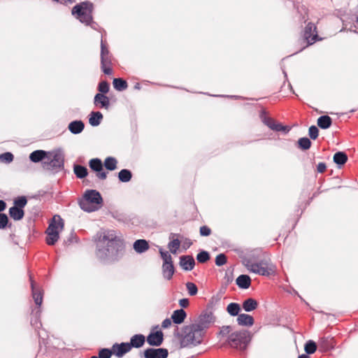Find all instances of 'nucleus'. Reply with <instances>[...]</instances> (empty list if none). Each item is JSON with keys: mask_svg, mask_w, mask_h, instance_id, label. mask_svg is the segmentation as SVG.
I'll use <instances>...</instances> for the list:
<instances>
[{"mask_svg": "<svg viewBox=\"0 0 358 358\" xmlns=\"http://www.w3.org/2000/svg\"><path fill=\"white\" fill-rule=\"evenodd\" d=\"M124 245L120 238L112 233H104L96 241L95 255L103 264H111L118 261L123 255Z\"/></svg>", "mask_w": 358, "mask_h": 358, "instance_id": "obj_1", "label": "nucleus"}, {"mask_svg": "<svg viewBox=\"0 0 358 358\" xmlns=\"http://www.w3.org/2000/svg\"><path fill=\"white\" fill-rule=\"evenodd\" d=\"M173 335L180 340V348H182L196 346L201 344L204 336L203 333L199 331L194 324L182 327L180 331L178 327H176Z\"/></svg>", "mask_w": 358, "mask_h": 358, "instance_id": "obj_2", "label": "nucleus"}, {"mask_svg": "<svg viewBox=\"0 0 358 358\" xmlns=\"http://www.w3.org/2000/svg\"><path fill=\"white\" fill-rule=\"evenodd\" d=\"M103 198L99 192L96 189H87L79 200L80 208L87 213H92L100 209L103 205Z\"/></svg>", "mask_w": 358, "mask_h": 358, "instance_id": "obj_3", "label": "nucleus"}, {"mask_svg": "<svg viewBox=\"0 0 358 358\" xmlns=\"http://www.w3.org/2000/svg\"><path fill=\"white\" fill-rule=\"evenodd\" d=\"M93 10L94 4L89 1H85L74 6L72 8L71 13L81 23L95 29L96 23L93 21Z\"/></svg>", "mask_w": 358, "mask_h": 358, "instance_id": "obj_4", "label": "nucleus"}, {"mask_svg": "<svg viewBox=\"0 0 358 358\" xmlns=\"http://www.w3.org/2000/svg\"><path fill=\"white\" fill-rule=\"evenodd\" d=\"M251 340V336L249 331L242 329L232 332L229 335L225 344L232 348L240 350H245Z\"/></svg>", "mask_w": 358, "mask_h": 358, "instance_id": "obj_5", "label": "nucleus"}, {"mask_svg": "<svg viewBox=\"0 0 358 358\" xmlns=\"http://www.w3.org/2000/svg\"><path fill=\"white\" fill-rule=\"evenodd\" d=\"M46 161L43 162V169L57 173L64 167V155L62 150L49 151Z\"/></svg>", "mask_w": 358, "mask_h": 358, "instance_id": "obj_6", "label": "nucleus"}, {"mask_svg": "<svg viewBox=\"0 0 358 358\" xmlns=\"http://www.w3.org/2000/svg\"><path fill=\"white\" fill-rule=\"evenodd\" d=\"M216 320V317L213 312L212 305L208 304L205 310H203L198 317L197 322L194 323V326L199 331L205 334V331L213 324Z\"/></svg>", "mask_w": 358, "mask_h": 358, "instance_id": "obj_7", "label": "nucleus"}, {"mask_svg": "<svg viewBox=\"0 0 358 358\" xmlns=\"http://www.w3.org/2000/svg\"><path fill=\"white\" fill-rule=\"evenodd\" d=\"M242 263L250 272L260 275L269 276L274 272L273 266H261V265L253 264L248 257H243Z\"/></svg>", "mask_w": 358, "mask_h": 358, "instance_id": "obj_8", "label": "nucleus"}, {"mask_svg": "<svg viewBox=\"0 0 358 358\" xmlns=\"http://www.w3.org/2000/svg\"><path fill=\"white\" fill-rule=\"evenodd\" d=\"M111 55L106 46V43L101 41V69L106 75H111L113 70L110 68Z\"/></svg>", "mask_w": 358, "mask_h": 358, "instance_id": "obj_9", "label": "nucleus"}, {"mask_svg": "<svg viewBox=\"0 0 358 358\" xmlns=\"http://www.w3.org/2000/svg\"><path fill=\"white\" fill-rule=\"evenodd\" d=\"M169 356V351L166 348H147L143 352V357L144 358H167Z\"/></svg>", "mask_w": 358, "mask_h": 358, "instance_id": "obj_10", "label": "nucleus"}, {"mask_svg": "<svg viewBox=\"0 0 358 358\" xmlns=\"http://www.w3.org/2000/svg\"><path fill=\"white\" fill-rule=\"evenodd\" d=\"M303 36L308 45L313 44L317 41L318 35L316 31V27L313 23L309 22L306 25L303 31Z\"/></svg>", "mask_w": 358, "mask_h": 358, "instance_id": "obj_11", "label": "nucleus"}, {"mask_svg": "<svg viewBox=\"0 0 358 358\" xmlns=\"http://www.w3.org/2000/svg\"><path fill=\"white\" fill-rule=\"evenodd\" d=\"M147 343L150 346L159 347L164 341V334L161 330L150 331L145 338Z\"/></svg>", "mask_w": 358, "mask_h": 358, "instance_id": "obj_12", "label": "nucleus"}, {"mask_svg": "<svg viewBox=\"0 0 358 358\" xmlns=\"http://www.w3.org/2000/svg\"><path fill=\"white\" fill-rule=\"evenodd\" d=\"M64 222L63 219L59 215H55L50 222L46 231L59 233V231L64 229Z\"/></svg>", "mask_w": 358, "mask_h": 358, "instance_id": "obj_13", "label": "nucleus"}, {"mask_svg": "<svg viewBox=\"0 0 358 358\" xmlns=\"http://www.w3.org/2000/svg\"><path fill=\"white\" fill-rule=\"evenodd\" d=\"M113 355L117 357H122L125 354L130 352L131 348L128 342L121 343H115L112 346Z\"/></svg>", "mask_w": 358, "mask_h": 358, "instance_id": "obj_14", "label": "nucleus"}, {"mask_svg": "<svg viewBox=\"0 0 358 358\" xmlns=\"http://www.w3.org/2000/svg\"><path fill=\"white\" fill-rule=\"evenodd\" d=\"M48 154H50L49 151L36 150L31 152L29 157L30 161L34 163L41 162L43 167V162L46 161Z\"/></svg>", "mask_w": 358, "mask_h": 358, "instance_id": "obj_15", "label": "nucleus"}, {"mask_svg": "<svg viewBox=\"0 0 358 358\" xmlns=\"http://www.w3.org/2000/svg\"><path fill=\"white\" fill-rule=\"evenodd\" d=\"M179 265L185 271H192L195 266V260L192 255H182L180 257Z\"/></svg>", "mask_w": 358, "mask_h": 358, "instance_id": "obj_16", "label": "nucleus"}, {"mask_svg": "<svg viewBox=\"0 0 358 358\" xmlns=\"http://www.w3.org/2000/svg\"><path fill=\"white\" fill-rule=\"evenodd\" d=\"M31 288L32 292V296L34 300L36 305L40 307L43 302V292L39 288H36L35 286V282L32 279L31 276H29Z\"/></svg>", "mask_w": 358, "mask_h": 358, "instance_id": "obj_17", "label": "nucleus"}, {"mask_svg": "<svg viewBox=\"0 0 358 358\" xmlns=\"http://www.w3.org/2000/svg\"><path fill=\"white\" fill-rule=\"evenodd\" d=\"M94 104L96 107L108 109L110 106V99L105 94H96L94 98Z\"/></svg>", "mask_w": 358, "mask_h": 358, "instance_id": "obj_18", "label": "nucleus"}, {"mask_svg": "<svg viewBox=\"0 0 358 358\" xmlns=\"http://www.w3.org/2000/svg\"><path fill=\"white\" fill-rule=\"evenodd\" d=\"M85 129V123L80 120L71 122L68 125V129L73 134H79Z\"/></svg>", "mask_w": 358, "mask_h": 358, "instance_id": "obj_19", "label": "nucleus"}, {"mask_svg": "<svg viewBox=\"0 0 358 358\" xmlns=\"http://www.w3.org/2000/svg\"><path fill=\"white\" fill-rule=\"evenodd\" d=\"M175 273V268L173 261L168 262H163L162 264V274L163 277L168 280H170Z\"/></svg>", "mask_w": 358, "mask_h": 358, "instance_id": "obj_20", "label": "nucleus"}, {"mask_svg": "<svg viewBox=\"0 0 358 358\" xmlns=\"http://www.w3.org/2000/svg\"><path fill=\"white\" fill-rule=\"evenodd\" d=\"M145 336L143 334H138L132 336L130 338V341L128 342L131 348H140L143 346L145 342Z\"/></svg>", "mask_w": 358, "mask_h": 358, "instance_id": "obj_21", "label": "nucleus"}, {"mask_svg": "<svg viewBox=\"0 0 358 358\" xmlns=\"http://www.w3.org/2000/svg\"><path fill=\"white\" fill-rule=\"evenodd\" d=\"M236 321L238 325L243 327H252L255 323L253 317L245 313L239 314Z\"/></svg>", "mask_w": 358, "mask_h": 358, "instance_id": "obj_22", "label": "nucleus"}, {"mask_svg": "<svg viewBox=\"0 0 358 358\" xmlns=\"http://www.w3.org/2000/svg\"><path fill=\"white\" fill-rule=\"evenodd\" d=\"M236 283L241 289H248L251 285V278L248 275L241 274L236 280Z\"/></svg>", "mask_w": 358, "mask_h": 358, "instance_id": "obj_23", "label": "nucleus"}, {"mask_svg": "<svg viewBox=\"0 0 358 358\" xmlns=\"http://www.w3.org/2000/svg\"><path fill=\"white\" fill-rule=\"evenodd\" d=\"M186 317V312L182 308H180L173 311L171 320L174 324H180L185 321Z\"/></svg>", "mask_w": 358, "mask_h": 358, "instance_id": "obj_24", "label": "nucleus"}, {"mask_svg": "<svg viewBox=\"0 0 358 358\" xmlns=\"http://www.w3.org/2000/svg\"><path fill=\"white\" fill-rule=\"evenodd\" d=\"M133 248L137 253L141 254L149 249V244L145 239H138L134 243Z\"/></svg>", "mask_w": 358, "mask_h": 358, "instance_id": "obj_25", "label": "nucleus"}, {"mask_svg": "<svg viewBox=\"0 0 358 358\" xmlns=\"http://www.w3.org/2000/svg\"><path fill=\"white\" fill-rule=\"evenodd\" d=\"M348 159L347 154L343 151L336 152L333 157V161L337 164L338 168L343 166L347 162Z\"/></svg>", "mask_w": 358, "mask_h": 358, "instance_id": "obj_26", "label": "nucleus"}, {"mask_svg": "<svg viewBox=\"0 0 358 358\" xmlns=\"http://www.w3.org/2000/svg\"><path fill=\"white\" fill-rule=\"evenodd\" d=\"M258 307V302L252 298H248L242 303V308L245 312H251Z\"/></svg>", "mask_w": 358, "mask_h": 358, "instance_id": "obj_27", "label": "nucleus"}, {"mask_svg": "<svg viewBox=\"0 0 358 358\" xmlns=\"http://www.w3.org/2000/svg\"><path fill=\"white\" fill-rule=\"evenodd\" d=\"M317 124L322 129H327L332 124V119L327 115H322L318 117Z\"/></svg>", "mask_w": 358, "mask_h": 358, "instance_id": "obj_28", "label": "nucleus"}, {"mask_svg": "<svg viewBox=\"0 0 358 358\" xmlns=\"http://www.w3.org/2000/svg\"><path fill=\"white\" fill-rule=\"evenodd\" d=\"M103 118V116L101 112L92 111L90 115L89 123L92 127H97L101 124Z\"/></svg>", "mask_w": 358, "mask_h": 358, "instance_id": "obj_29", "label": "nucleus"}, {"mask_svg": "<svg viewBox=\"0 0 358 358\" xmlns=\"http://www.w3.org/2000/svg\"><path fill=\"white\" fill-rule=\"evenodd\" d=\"M8 213L10 217L17 221L22 220L24 215L23 209L18 208L14 206L9 208Z\"/></svg>", "mask_w": 358, "mask_h": 358, "instance_id": "obj_30", "label": "nucleus"}, {"mask_svg": "<svg viewBox=\"0 0 358 358\" xmlns=\"http://www.w3.org/2000/svg\"><path fill=\"white\" fill-rule=\"evenodd\" d=\"M320 348L324 351H328L334 348L333 338L329 337L321 338L319 341Z\"/></svg>", "mask_w": 358, "mask_h": 358, "instance_id": "obj_31", "label": "nucleus"}, {"mask_svg": "<svg viewBox=\"0 0 358 358\" xmlns=\"http://www.w3.org/2000/svg\"><path fill=\"white\" fill-rule=\"evenodd\" d=\"M73 172L76 177L80 179L85 178L88 175L87 169L82 165L74 164Z\"/></svg>", "mask_w": 358, "mask_h": 358, "instance_id": "obj_32", "label": "nucleus"}, {"mask_svg": "<svg viewBox=\"0 0 358 358\" xmlns=\"http://www.w3.org/2000/svg\"><path fill=\"white\" fill-rule=\"evenodd\" d=\"M113 87L120 92L125 90L128 87L127 82L120 78H114L113 81Z\"/></svg>", "mask_w": 358, "mask_h": 358, "instance_id": "obj_33", "label": "nucleus"}, {"mask_svg": "<svg viewBox=\"0 0 358 358\" xmlns=\"http://www.w3.org/2000/svg\"><path fill=\"white\" fill-rule=\"evenodd\" d=\"M241 306L237 303H230L227 307V311L231 316H238L241 311Z\"/></svg>", "mask_w": 358, "mask_h": 358, "instance_id": "obj_34", "label": "nucleus"}, {"mask_svg": "<svg viewBox=\"0 0 358 358\" xmlns=\"http://www.w3.org/2000/svg\"><path fill=\"white\" fill-rule=\"evenodd\" d=\"M90 168L94 172H100L103 166L101 160L99 158H94L89 162Z\"/></svg>", "mask_w": 358, "mask_h": 358, "instance_id": "obj_35", "label": "nucleus"}, {"mask_svg": "<svg viewBox=\"0 0 358 358\" xmlns=\"http://www.w3.org/2000/svg\"><path fill=\"white\" fill-rule=\"evenodd\" d=\"M117 159L113 157H108L105 159L103 165L108 171H114L117 169Z\"/></svg>", "mask_w": 358, "mask_h": 358, "instance_id": "obj_36", "label": "nucleus"}, {"mask_svg": "<svg viewBox=\"0 0 358 358\" xmlns=\"http://www.w3.org/2000/svg\"><path fill=\"white\" fill-rule=\"evenodd\" d=\"M132 173L130 170L124 169L118 173V179L122 182H127L131 180Z\"/></svg>", "mask_w": 358, "mask_h": 358, "instance_id": "obj_37", "label": "nucleus"}, {"mask_svg": "<svg viewBox=\"0 0 358 358\" xmlns=\"http://www.w3.org/2000/svg\"><path fill=\"white\" fill-rule=\"evenodd\" d=\"M47 236L45 238L46 243L49 245H54L59 238V232L45 231Z\"/></svg>", "mask_w": 358, "mask_h": 358, "instance_id": "obj_38", "label": "nucleus"}, {"mask_svg": "<svg viewBox=\"0 0 358 358\" xmlns=\"http://www.w3.org/2000/svg\"><path fill=\"white\" fill-rule=\"evenodd\" d=\"M297 144L301 150H307L311 147L312 142L308 137H302L298 140Z\"/></svg>", "mask_w": 358, "mask_h": 358, "instance_id": "obj_39", "label": "nucleus"}, {"mask_svg": "<svg viewBox=\"0 0 358 358\" xmlns=\"http://www.w3.org/2000/svg\"><path fill=\"white\" fill-rule=\"evenodd\" d=\"M304 350L307 355H312L317 350V344L315 341L309 340L304 345Z\"/></svg>", "mask_w": 358, "mask_h": 358, "instance_id": "obj_40", "label": "nucleus"}, {"mask_svg": "<svg viewBox=\"0 0 358 358\" xmlns=\"http://www.w3.org/2000/svg\"><path fill=\"white\" fill-rule=\"evenodd\" d=\"M210 258V254L206 250H200L196 255V260L201 264L207 262Z\"/></svg>", "mask_w": 358, "mask_h": 358, "instance_id": "obj_41", "label": "nucleus"}, {"mask_svg": "<svg viewBox=\"0 0 358 358\" xmlns=\"http://www.w3.org/2000/svg\"><path fill=\"white\" fill-rule=\"evenodd\" d=\"M27 199L25 196H18L15 198L13 201V206L21 209H23L24 207L27 205Z\"/></svg>", "mask_w": 358, "mask_h": 358, "instance_id": "obj_42", "label": "nucleus"}, {"mask_svg": "<svg viewBox=\"0 0 358 358\" xmlns=\"http://www.w3.org/2000/svg\"><path fill=\"white\" fill-rule=\"evenodd\" d=\"M113 355V348H101L99 350L98 358H110Z\"/></svg>", "mask_w": 358, "mask_h": 358, "instance_id": "obj_43", "label": "nucleus"}, {"mask_svg": "<svg viewBox=\"0 0 358 358\" xmlns=\"http://www.w3.org/2000/svg\"><path fill=\"white\" fill-rule=\"evenodd\" d=\"M180 245V241L179 239L176 238L173 239L169 243V248L170 249V251L173 254H176L177 250H178L179 247Z\"/></svg>", "mask_w": 358, "mask_h": 358, "instance_id": "obj_44", "label": "nucleus"}, {"mask_svg": "<svg viewBox=\"0 0 358 358\" xmlns=\"http://www.w3.org/2000/svg\"><path fill=\"white\" fill-rule=\"evenodd\" d=\"M14 156L10 152H6L0 155V162L9 164L13 161Z\"/></svg>", "mask_w": 358, "mask_h": 358, "instance_id": "obj_45", "label": "nucleus"}, {"mask_svg": "<svg viewBox=\"0 0 358 358\" xmlns=\"http://www.w3.org/2000/svg\"><path fill=\"white\" fill-rule=\"evenodd\" d=\"M109 89V83L106 80L100 82L98 85V90L100 92L99 94H105L108 92Z\"/></svg>", "mask_w": 358, "mask_h": 358, "instance_id": "obj_46", "label": "nucleus"}, {"mask_svg": "<svg viewBox=\"0 0 358 358\" xmlns=\"http://www.w3.org/2000/svg\"><path fill=\"white\" fill-rule=\"evenodd\" d=\"M186 287L188 291V294L190 296H195L198 292L197 286L192 282H188L186 283Z\"/></svg>", "mask_w": 358, "mask_h": 358, "instance_id": "obj_47", "label": "nucleus"}, {"mask_svg": "<svg viewBox=\"0 0 358 358\" xmlns=\"http://www.w3.org/2000/svg\"><path fill=\"white\" fill-rule=\"evenodd\" d=\"M232 331V327L230 325H225L220 327V331L217 333V336L225 337L230 335L229 333Z\"/></svg>", "mask_w": 358, "mask_h": 358, "instance_id": "obj_48", "label": "nucleus"}, {"mask_svg": "<svg viewBox=\"0 0 358 358\" xmlns=\"http://www.w3.org/2000/svg\"><path fill=\"white\" fill-rule=\"evenodd\" d=\"M227 262V256L224 253L217 255L215 257V264L217 266H221L225 264Z\"/></svg>", "mask_w": 358, "mask_h": 358, "instance_id": "obj_49", "label": "nucleus"}, {"mask_svg": "<svg viewBox=\"0 0 358 358\" xmlns=\"http://www.w3.org/2000/svg\"><path fill=\"white\" fill-rule=\"evenodd\" d=\"M308 135L310 139L315 140L319 136V129L315 126L312 125L308 129Z\"/></svg>", "mask_w": 358, "mask_h": 358, "instance_id": "obj_50", "label": "nucleus"}, {"mask_svg": "<svg viewBox=\"0 0 358 358\" xmlns=\"http://www.w3.org/2000/svg\"><path fill=\"white\" fill-rule=\"evenodd\" d=\"M8 223V217L6 214L0 213V229H5Z\"/></svg>", "mask_w": 358, "mask_h": 358, "instance_id": "obj_51", "label": "nucleus"}, {"mask_svg": "<svg viewBox=\"0 0 358 358\" xmlns=\"http://www.w3.org/2000/svg\"><path fill=\"white\" fill-rule=\"evenodd\" d=\"M159 253L163 262H168L172 261V257L167 251H164L162 248H159Z\"/></svg>", "mask_w": 358, "mask_h": 358, "instance_id": "obj_52", "label": "nucleus"}, {"mask_svg": "<svg viewBox=\"0 0 358 358\" xmlns=\"http://www.w3.org/2000/svg\"><path fill=\"white\" fill-rule=\"evenodd\" d=\"M200 235L202 236H208L211 234V229L208 226H202L199 229Z\"/></svg>", "mask_w": 358, "mask_h": 358, "instance_id": "obj_53", "label": "nucleus"}, {"mask_svg": "<svg viewBox=\"0 0 358 358\" xmlns=\"http://www.w3.org/2000/svg\"><path fill=\"white\" fill-rule=\"evenodd\" d=\"M263 122L269 128L271 129V127L272 124H275L276 122H275L272 118L265 117L263 119Z\"/></svg>", "mask_w": 358, "mask_h": 358, "instance_id": "obj_54", "label": "nucleus"}, {"mask_svg": "<svg viewBox=\"0 0 358 358\" xmlns=\"http://www.w3.org/2000/svg\"><path fill=\"white\" fill-rule=\"evenodd\" d=\"M327 169V165L324 162H320L317 166V171L320 173H324Z\"/></svg>", "mask_w": 358, "mask_h": 358, "instance_id": "obj_55", "label": "nucleus"}, {"mask_svg": "<svg viewBox=\"0 0 358 358\" xmlns=\"http://www.w3.org/2000/svg\"><path fill=\"white\" fill-rule=\"evenodd\" d=\"M96 177L100 180H105L107 178V172L103 171V168H102V170L100 171V172H96Z\"/></svg>", "mask_w": 358, "mask_h": 358, "instance_id": "obj_56", "label": "nucleus"}, {"mask_svg": "<svg viewBox=\"0 0 358 358\" xmlns=\"http://www.w3.org/2000/svg\"><path fill=\"white\" fill-rule=\"evenodd\" d=\"M282 124L279 122H275V124H272L271 127V129L275 131H280L281 129H282Z\"/></svg>", "mask_w": 358, "mask_h": 358, "instance_id": "obj_57", "label": "nucleus"}, {"mask_svg": "<svg viewBox=\"0 0 358 358\" xmlns=\"http://www.w3.org/2000/svg\"><path fill=\"white\" fill-rule=\"evenodd\" d=\"M179 305L183 308H187L189 306V299L186 298L180 299Z\"/></svg>", "mask_w": 358, "mask_h": 358, "instance_id": "obj_58", "label": "nucleus"}, {"mask_svg": "<svg viewBox=\"0 0 358 358\" xmlns=\"http://www.w3.org/2000/svg\"><path fill=\"white\" fill-rule=\"evenodd\" d=\"M171 318H166L162 323V327L164 329L169 328L171 325Z\"/></svg>", "mask_w": 358, "mask_h": 358, "instance_id": "obj_59", "label": "nucleus"}, {"mask_svg": "<svg viewBox=\"0 0 358 358\" xmlns=\"http://www.w3.org/2000/svg\"><path fill=\"white\" fill-rule=\"evenodd\" d=\"M52 1H55L57 3H59L61 4L64 5H68V3H71L73 1L72 0H52Z\"/></svg>", "mask_w": 358, "mask_h": 358, "instance_id": "obj_60", "label": "nucleus"}, {"mask_svg": "<svg viewBox=\"0 0 358 358\" xmlns=\"http://www.w3.org/2000/svg\"><path fill=\"white\" fill-rule=\"evenodd\" d=\"M257 265H261V266H273L271 264L268 263L267 261L265 260H261L257 263H255Z\"/></svg>", "mask_w": 358, "mask_h": 358, "instance_id": "obj_61", "label": "nucleus"}, {"mask_svg": "<svg viewBox=\"0 0 358 358\" xmlns=\"http://www.w3.org/2000/svg\"><path fill=\"white\" fill-rule=\"evenodd\" d=\"M74 238H75V237H74L73 234H71L70 235V236H69L66 240H64V244L68 245V244L71 243H72V241H73V239Z\"/></svg>", "mask_w": 358, "mask_h": 358, "instance_id": "obj_62", "label": "nucleus"}, {"mask_svg": "<svg viewBox=\"0 0 358 358\" xmlns=\"http://www.w3.org/2000/svg\"><path fill=\"white\" fill-rule=\"evenodd\" d=\"M6 203L3 200H0V213L6 209Z\"/></svg>", "mask_w": 358, "mask_h": 358, "instance_id": "obj_63", "label": "nucleus"}, {"mask_svg": "<svg viewBox=\"0 0 358 358\" xmlns=\"http://www.w3.org/2000/svg\"><path fill=\"white\" fill-rule=\"evenodd\" d=\"M290 131V127L288 126H282V129H280V131H282L283 134H286Z\"/></svg>", "mask_w": 358, "mask_h": 358, "instance_id": "obj_64", "label": "nucleus"}]
</instances>
